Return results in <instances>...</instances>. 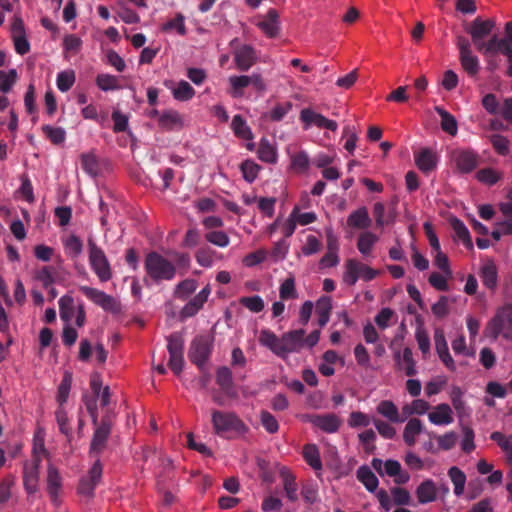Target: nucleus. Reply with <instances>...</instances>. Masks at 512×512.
<instances>
[{
	"mask_svg": "<svg viewBox=\"0 0 512 512\" xmlns=\"http://www.w3.org/2000/svg\"><path fill=\"white\" fill-rule=\"evenodd\" d=\"M305 330L297 329L278 337L274 332L263 329L259 334V343L275 355L286 359L290 354L299 352L304 347Z\"/></svg>",
	"mask_w": 512,
	"mask_h": 512,
	"instance_id": "f257e3e1",
	"label": "nucleus"
},
{
	"mask_svg": "<svg viewBox=\"0 0 512 512\" xmlns=\"http://www.w3.org/2000/svg\"><path fill=\"white\" fill-rule=\"evenodd\" d=\"M214 432L226 439L243 438L249 427L233 412L214 410L211 414Z\"/></svg>",
	"mask_w": 512,
	"mask_h": 512,
	"instance_id": "f03ea898",
	"label": "nucleus"
},
{
	"mask_svg": "<svg viewBox=\"0 0 512 512\" xmlns=\"http://www.w3.org/2000/svg\"><path fill=\"white\" fill-rule=\"evenodd\" d=\"M496 26V22L493 19H482L475 18L467 28L468 34L471 36L472 42L484 57H488L492 54V46L496 41V35H493L488 41H484V38L489 36Z\"/></svg>",
	"mask_w": 512,
	"mask_h": 512,
	"instance_id": "7ed1b4c3",
	"label": "nucleus"
},
{
	"mask_svg": "<svg viewBox=\"0 0 512 512\" xmlns=\"http://www.w3.org/2000/svg\"><path fill=\"white\" fill-rule=\"evenodd\" d=\"M484 334L492 340L502 337L512 341V304H505L497 309L494 317L487 323Z\"/></svg>",
	"mask_w": 512,
	"mask_h": 512,
	"instance_id": "20e7f679",
	"label": "nucleus"
},
{
	"mask_svg": "<svg viewBox=\"0 0 512 512\" xmlns=\"http://www.w3.org/2000/svg\"><path fill=\"white\" fill-rule=\"evenodd\" d=\"M87 249L88 261L91 270L101 282L109 281L112 278L113 273L112 267L104 250L91 238L88 239Z\"/></svg>",
	"mask_w": 512,
	"mask_h": 512,
	"instance_id": "39448f33",
	"label": "nucleus"
},
{
	"mask_svg": "<svg viewBox=\"0 0 512 512\" xmlns=\"http://www.w3.org/2000/svg\"><path fill=\"white\" fill-rule=\"evenodd\" d=\"M145 269L148 276L155 281H169L176 274L173 263L156 252L149 253L146 256Z\"/></svg>",
	"mask_w": 512,
	"mask_h": 512,
	"instance_id": "423d86ee",
	"label": "nucleus"
},
{
	"mask_svg": "<svg viewBox=\"0 0 512 512\" xmlns=\"http://www.w3.org/2000/svg\"><path fill=\"white\" fill-rule=\"evenodd\" d=\"M229 89L228 94L233 98H241L244 90L248 86H252L257 91H265L266 84L260 73H252L251 75H232L228 78Z\"/></svg>",
	"mask_w": 512,
	"mask_h": 512,
	"instance_id": "0eeeda50",
	"label": "nucleus"
},
{
	"mask_svg": "<svg viewBox=\"0 0 512 512\" xmlns=\"http://www.w3.org/2000/svg\"><path fill=\"white\" fill-rule=\"evenodd\" d=\"M59 313L60 318L65 324L71 323L75 318L77 327H83L86 321V313L82 304L75 305L74 299L70 295H64L59 299Z\"/></svg>",
	"mask_w": 512,
	"mask_h": 512,
	"instance_id": "6e6552de",
	"label": "nucleus"
},
{
	"mask_svg": "<svg viewBox=\"0 0 512 512\" xmlns=\"http://www.w3.org/2000/svg\"><path fill=\"white\" fill-rule=\"evenodd\" d=\"M372 467L381 476L387 475L392 477L397 485L405 484L410 480L409 473L402 469L400 462L397 460L389 459L382 461L375 458L372 460Z\"/></svg>",
	"mask_w": 512,
	"mask_h": 512,
	"instance_id": "1a4fd4ad",
	"label": "nucleus"
},
{
	"mask_svg": "<svg viewBox=\"0 0 512 512\" xmlns=\"http://www.w3.org/2000/svg\"><path fill=\"white\" fill-rule=\"evenodd\" d=\"M252 23L269 38L278 36L280 32L279 14L275 9H269L266 14L256 15Z\"/></svg>",
	"mask_w": 512,
	"mask_h": 512,
	"instance_id": "9d476101",
	"label": "nucleus"
},
{
	"mask_svg": "<svg viewBox=\"0 0 512 512\" xmlns=\"http://www.w3.org/2000/svg\"><path fill=\"white\" fill-rule=\"evenodd\" d=\"M448 492L449 488L446 485L438 488L434 481L427 479L418 485L415 493L420 504H427L435 501L439 494L446 496Z\"/></svg>",
	"mask_w": 512,
	"mask_h": 512,
	"instance_id": "9b49d317",
	"label": "nucleus"
},
{
	"mask_svg": "<svg viewBox=\"0 0 512 512\" xmlns=\"http://www.w3.org/2000/svg\"><path fill=\"white\" fill-rule=\"evenodd\" d=\"M300 120L304 124L305 129H308L312 126L328 129L333 132L338 129V124L336 121L330 120L310 108H304L301 110Z\"/></svg>",
	"mask_w": 512,
	"mask_h": 512,
	"instance_id": "f8f14e48",
	"label": "nucleus"
},
{
	"mask_svg": "<svg viewBox=\"0 0 512 512\" xmlns=\"http://www.w3.org/2000/svg\"><path fill=\"white\" fill-rule=\"evenodd\" d=\"M301 420L304 422L311 423L313 426L321 429L326 433L337 432L341 425V420L335 414H306L301 416Z\"/></svg>",
	"mask_w": 512,
	"mask_h": 512,
	"instance_id": "ddd939ff",
	"label": "nucleus"
},
{
	"mask_svg": "<svg viewBox=\"0 0 512 512\" xmlns=\"http://www.w3.org/2000/svg\"><path fill=\"white\" fill-rule=\"evenodd\" d=\"M80 291L93 303L100 306L104 310L112 312L118 310V304L116 300L112 296L106 294L104 291L89 286H81Z\"/></svg>",
	"mask_w": 512,
	"mask_h": 512,
	"instance_id": "4468645a",
	"label": "nucleus"
},
{
	"mask_svg": "<svg viewBox=\"0 0 512 512\" xmlns=\"http://www.w3.org/2000/svg\"><path fill=\"white\" fill-rule=\"evenodd\" d=\"M101 476L102 465L99 461H96L91 467L88 476L81 478L78 486V494L86 498L92 497L94 489L99 483Z\"/></svg>",
	"mask_w": 512,
	"mask_h": 512,
	"instance_id": "2eb2a0df",
	"label": "nucleus"
},
{
	"mask_svg": "<svg viewBox=\"0 0 512 512\" xmlns=\"http://www.w3.org/2000/svg\"><path fill=\"white\" fill-rule=\"evenodd\" d=\"M46 483L47 491L52 503L55 506H58L61 502L60 497L62 493V477L58 469L52 464L48 465Z\"/></svg>",
	"mask_w": 512,
	"mask_h": 512,
	"instance_id": "dca6fc26",
	"label": "nucleus"
},
{
	"mask_svg": "<svg viewBox=\"0 0 512 512\" xmlns=\"http://www.w3.org/2000/svg\"><path fill=\"white\" fill-rule=\"evenodd\" d=\"M452 160L461 173H469L478 165V155L465 149H457L452 153Z\"/></svg>",
	"mask_w": 512,
	"mask_h": 512,
	"instance_id": "f3484780",
	"label": "nucleus"
},
{
	"mask_svg": "<svg viewBox=\"0 0 512 512\" xmlns=\"http://www.w3.org/2000/svg\"><path fill=\"white\" fill-rule=\"evenodd\" d=\"M211 353V344L205 338H196L191 343L189 349V358L190 360L198 365L199 367H203Z\"/></svg>",
	"mask_w": 512,
	"mask_h": 512,
	"instance_id": "a211bd4d",
	"label": "nucleus"
},
{
	"mask_svg": "<svg viewBox=\"0 0 512 512\" xmlns=\"http://www.w3.org/2000/svg\"><path fill=\"white\" fill-rule=\"evenodd\" d=\"M40 464V459L30 460L24 464L23 482L24 488L29 494H33L38 490Z\"/></svg>",
	"mask_w": 512,
	"mask_h": 512,
	"instance_id": "6ab92c4d",
	"label": "nucleus"
},
{
	"mask_svg": "<svg viewBox=\"0 0 512 512\" xmlns=\"http://www.w3.org/2000/svg\"><path fill=\"white\" fill-rule=\"evenodd\" d=\"M415 164L424 173L435 170L438 164V154L430 148H422L414 155Z\"/></svg>",
	"mask_w": 512,
	"mask_h": 512,
	"instance_id": "aec40b11",
	"label": "nucleus"
},
{
	"mask_svg": "<svg viewBox=\"0 0 512 512\" xmlns=\"http://www.w3.org/2000/svg\"><path fill=\"white\" fill-rule=\"evenodd\" d=\"M211 293L210 287L207 285L199 291L181 310L182 318H188L196 315L207 302Z\"/></svg>",
	"mask_w": 512,
	"mask_h": 512,
	"instance_id": "412c9836",
	"label": "nucleus"
},
{
	"mask_svg": "<svg viewBox=\"0 0 512 512\" xmlns=\"http://www.w3.org/2000/svg\"><path fill=\"white\" fill-rule=\"evenodd\" d=\"M428 419L436 426H448L454 421L452 408L446 403L438 404L428 413Z\"/></svg>",
	"mask_w": 512,
	"mask_h": 512,
	"instance_id": "4be33fe9",
	"label": "nucleus"
},
{
	"mask_svg": "<svg viewBox=\"0 0 512 512\" xmlns=\"http://www.w3.org/2000/svg\"><path fill=\"white\" fill-rule=\"evenodd\" d=\"M434 343H435V349L437 351V354L441 361L444 363V365L454 371L456 369L455 363L453 358L451 357L448 349V345L446 342V338L444 335L443 330L436 329L434 332Z\"/></svg>",
	"mask_w": 512,
	"mask_h": 512,
	"instance_id": "5701e85b",
	"label": "nucleus"
},
{
	"mask_svg": "<svg viewBox=\"0 0 512 512\" xmlns=\"http://www.w3.org/2000/svg\"><path fill=\"white\" fill-rule=\"evenodd\" d=\"M256 59L254 49L248 45H243L234 52V62L241 71L249 70L255 64Z\"/></svg>",
	"mask_w": 512,
	"mask_h": 512,
	"instance_id": "b1692460",
	"label": "nucleus"
},
{
	"mask_svg": "<svg viewBox=\"0 0 512 512\" xmlns=\"http://www.w3.org/2000/svg\"><path fill=\"white\" fill-rule=\"evenodd\" d=\"M479 276L483 285L488 289H494L497 286V267L492 259H485L482 261Z\"/></svg>",
	"mask_w": 512,
	"mask_h": 512,
	"instance_id": "393cba45",
	"label": "nucleus"
},
{
	"mask_svg": "<svg viewBox=\"0 0 512 512\" xmlns=\"http://www.w3.org/2000/svg\"><path fill=\"white\" fill-rule=\"evenodd\" d=\"M165 86L170 89L174 99L178 101H188L195 95L194 88L184 80L179 82L166 81Z\"/></svg>",
	"mask_w": 512,
	"mask_h": 512,
	"instance_id": "a878e982",
	"label": "nucleus"
},
{
	"mask_svg": "<svg viewBox=\"0 0 512 512\" xmlns=\"http://www.w3.org/2000/svg\"><path fill=\"white\" fill-rule=\"evenodd\" d=\"M361 262L350 258L344 264L342 281L348 286H354L360 279Z\"/></svg>",
	"mask_w": 512,
	"mask_h": 512,
	"instance_id": "bb28decb",
	"label": "nucleus"
},
{
	"mask_svg": "<svg viewBox=\"0 0 512 512\" xmlns=\"http://www.w3.org/2000/svg\"><path fill=\"white\" fill-rule=\"evenodd\" d=\"M166 130L180 129L184 125L182 116L175 110H165L159 115V124Z\"/></svg>",
	"mask_w": 512,
	"mask_h": 512,
	"instance_id": "cd10ccee",
	"label": "nucleus"
},
{
	"mask_svg": "<svg viewBox=\"0 0 512 512\" xmlns=\"http://www.w3.org/2000/svg\"><path fill=\"white\" fill-rule=\"evenodd\" d=\"M258 158L266 163L274 164L277 162V148L268 139L262 138L257 150Z\"/></svg>",
	"mask_w": 512,
	"mask_h": 512,
	"instance_id": "c85d7f7f",
	"label": "nucleus"
},
{
	"mask_svg": "<svg viewBox=\"0 0 512 512\" xmlns=\"http://www.w3.org/2000/svg\"><path fill=\"white\" fill-rule=\"evenodd\" d=\"M422 431V422L417 418L410 419L403 431L404 442L409 446H413L417 441V437L421 434Z\"/></svg>",
	"mask_w": 512,
	"mask_h": 512,
	"instance_id": "c756f323",
	"label": "nucleus"
},
{
	"mask_svg": "<svg viewBox=\"0 0 512 512\" xmlns=\"http://www.w3.org/2000/svg\"><path fill=\"white\" fill-rule=\"evenodd\" d=\"M377 412L393 423H401L404 418L400 417L397 406L390 400L381 401L376 408Z\"/></svg>",
	"mask_w": 512,
	"mask_h": 512,
	"instance_id": "7c9ffc66",
	"label": "nucleus"
},
{
	"mask_svg": "<svg viewBox=\"0 0 512 512\" xmlns=\"http://www.w3.org/2000/svg\"><path fill=\"white\" fill-rule=\"evenodd\" d=\"M357 479L369 492H375L379 485L378 478L368 466H361L357 470Z\"/></svg>",
	"mask_w": 512,
	"mask_h": 512,
	"instance_id": "2f4dec72",
	"label": "nucleus"
},
{
	"mask_svg": "<svg viewBox=\"0 0 512 512\" xmlns=\"http://www.w3.org/2000/svg\"><path fill=\"white\" fill-rule=\"evenodd\" d=\"M347 223L349 226L358 229L368 228L370 226L371 219L369 217L367 209L362 207L352 212L347 219Z\"/></svg>",
	"mask_w": 512,
	"mask_h": 512,
	"instance_id": "473e14b6",
	"label": "nucleus"
},
{
	"mask_svg": "<svg viewBox=\"0 0 512 512\" xmlns=\"http://www.w3.org/2000/svg\"><path fill=\"white\" fill-rule=\"evenodd\" d=\"M378 237L370 231H365L359 235L357 248L359 252L368 257L371 255L374 245L377 243Z\"/></svg>",
	"mask_w": 512,
	"mask_h": 512,
	"instance_id": "72a5a7b5",
	"label": "nucleus"
},
{
	"mask_svg": "<svg viewBox=\"0 0 512 512\" xmlns=\"http://www.w3.org/2000/svg\"><path fill=\"white\" fill-rule=\"evenodd\" d=\"M435 111L441 117L442 130L452 136H455L458 132V124L456 118L441 107H435Z\"/></svg>",
	"mask_w": 512,
	"mask_h": 512,
	"instance_id": "f704fd0d",
	"label": "nucleus"
},
{
	"mask_svg": "<svg viewBox=\"0 0 512 512\" xmlns=\"http://www.w3.org/2000/svg\"><path fill=\"white\" fill-rule=\"evenodd\" d=\"M490 438L495 441L505 453L507 462L512 464V434L505 435L501 432L495 431L490 435Z\"/></svg>",
	"mask_w": 512,
	"mask_h": 512,
	"instance_id": "c9c22d12",
	"label": "nucleus"
},
{
	"mask_svg": "<svg viewBox=\"0 0 512 512\" xmlns=\"http://www.w3.org/2000/svg\"><path fill=\"white\" fill-rule=\"evenodd\" d=\"M234 134L244 140H252L253 133L241 115H235L231 122Z\"/></svg>",
	"mask_w": 512,
	"mask_h": 512,
	"instance_id": "e433bc0d",
	"label": "nucleus"
},
{
	"mask_svg": "<svg viewBox=\"0 0 512 512\" xmlns=\"http://www.w3.org/2000/svg\"><path fill=\"white\" fill-rule=\"evenodd\" d=\"M331 310L332 304L329 297H322L317 301L316 313L320 327H324L329 322Z\"/></svg>",
	"mask_w": 512,
	"mask_h": 512,
	"instance_id": "4c0bfd02",
	"label": "nucleus"
},
{
	"mask_svg": "<svg viewBox=\"0 0 512 512\" xmlns=\"http://www.w3.org/2000/svg\"><path fill=\"white\" fill-rule=\"evenodd\" d=\"M32 452H33L32 460L40 459V462H41L43 457L48 456V452L45 449V432L42 428H38L34 434Z\"/></svg>",
	"mask_w": 512,
	"mask_h": 512,
	"instance_id": "58836bf2",
	"label": "nucleus"
},
{
	"mask_svg": "<svg viewBox=\"0 0 512 512\" xmlns=\"http://www.w3.org/2000/svg\"><path fill=\"white\" fill-rule=\"evenodd\" d=\"M451 226L455 233V236L460 240L467 248L473 247L470 233L465 224L457 218L451 219Z\"/></svg>",
	"mask_w": 512,
	"mask_h": 512,
	"instance_id": "ea45409f",
	"label": "nucleus"
},
{
	"mask_svg": "<svg viewBox=\"0 0 512 512\" xmlns=\"http://www.w3.org/2000/svg\"><path fill=\"white\" fill-rule=\"evenodd\" d=\"M401 368L405 371L406 375L412 376L416 373V366L413 360V354L410 348H405L402 353L396 355Z\"/></svg>",
	"mask_w": 512,
	"mask_h": 512,
	"instance_id": "a19ab883",
	"label": "nucleus"
},
{
	"mask_svg": "<svg viewBox=\"0 0 512 512\" xmlns=\"http://www.w3.org/2000/svg\"><path fill=\"white\" fill-rule=\"evenodd\" d=\"M65 253L70 258H77L81 255L83 244L79 237L70 235L63 239Z\"/></svg>",
	"mask_w": 512,
	"mask_h": 512,
	"instance_id": "79ce46f5",
	"label": "nucleus"
},
{
	"mask_svg": "<svg viewBox=\"0 0 512 512\" xmlns=\"http://www.w3.org/2000/svg\"><path fill=\"white\" fill-rule=\"evenodd\" d=\"M279 297L281 300H294L298 298L295 278L289 276L279 286Z\"/></svg>",
	"mask_w": 512,
	"mask_h": 512,
	"instance_id": "37998d69",
	"label": "nucleus"
},
{
	"mask_svg": "<svg viewBox=\"0 0 512 512\" xmlns=\"http://www.w3.org/2000/svg\"><path fill=\"white\" fill-rule=\"evenodd\" d=\"M97 87L104 91H114L121 88L118 77L107 73L98 74L96 77Z\"/></svg>",
	"mask_w": 512,
	"mask_h": 512,
	"instance_id": "c03bdc74",
	"label": "nucleus"
},
{
	"mask_svg": "<svg viewBox=\"0 0 512 512\" xmlns=\"http://www.w3.org/2000/svg\"><path fill=\"white\" fill-rule=\"evenodd\" d=\"M197 287L198 283L196 280L190 278L185 279L176 285L174 296L178 299L185 300L196 291Z\"/></svg>",
	"mask_w": 512,
	"mask_h": 512,
	"instance_id": "a18cd8bd",
	"label": "nucleus"
},
{
	"mask_svg": "<svg viewBox=\"0 0 512 512\" xmlns=\"http://www.w3.org/2000/svg\"><path fill=\"white\" fill-rule=\"evenodd\" d=\"M303 457L305 461L315 470H322V462L320 458V453L316 445H306L303 449Z\"/></svg>",
	"mask_w": 512,
	"mask_h": 512,
	"instance_id": "49530a36",
	"label": "nucleus"
},
{
	"mask_svg": "<svg viewBox=\"0 0 512 512\" xmlns=\"http://www.w3.org/2000/svg\"><path fill=\"white\" fill-rule=\"evenodd\" d=\"M448 475L454 485V494L456 496H461L464 493L466 475L456 466L449 469Z\"/></svg>",
	"mask_w": 512,
	"mask_h": 512,
	"instance_id": "de8ad7c7",
	"label": "nucleus"
},
{
	"mask_svg": "<svg viewBox=\"0 0 512 512\" xmlns=\"http://www.w3.org/2000/svg\"><path fill=\"white\" fill-rule=\"evenodd\" d=\"M462 68L470 75L475 76L480 70L479 58L473 53H467L459 56Z\"/></svg>",
	"mask_w": 512,
	"mask_h": 512,
	"instance_id": "09e8293b",
	"label": "nucleus"
},
{
	"mask_svg": "<svg viewBox=\"0 0 512 512\" xmlns=\"http://www.w3.org/2000/svg\"><path fill=\"white\" fill-rule=\"evenodd\" d=\"M17 80L18 73L16 69H10L9 71L0 70V91L2 93L10 92Z\"/></svg>",
	"mask_w": 512,
	"mask_h": 512,
	"instance_id": "8fccbe9b",
	"label": "nucleus"
},
{
	"mask_svg": "<svg viewBox=\"0 0 512 512\" xmlns=\"http://www.w3.org/2000/svg\"><path fill=\"white\" fill-rule=\"evenodd\" d=\"M76 80L75 72L71 69L61 71L57 75L56 84L61 92H67L72 88Z\"/></svg>",
	"mask_w": 512,
	"mask_h": 512,
	"instance_id": "3c124183",
	"label": "nucleus"
},
{
	"mask_svg": "<svg viewBox=\"0 0 512 512\" xmlns=\"http://www.w3.org/2000/svg\"><path fill=\"white\" fill-rule=\"evenodd\" d=\"M109 433L110 428L107 425H101L97 428L91 442V451L99 452L104 447Z\"/></svg>",
	"mask_w": 512,
	"mask_h": 512,
	"instance_id": "603ef678",
	"label": "nucleus"
},
{
	"mask_svg": "<svg viewBox=\"0 0 512 512\" xmlns=\"http://www.w3.org/2000/svg\"><path fill=\"white\" fill-rule=\"evenodd\" d=\"M163 31L176 32L179 35L186 34L185 17L177 14L174 18L168 20L162 27Z\"/></svg>",
	"mask_w": 512,
	"mask_h": 512,
	"instance_id": "864d4df0",
	"label": "nucleus"
},
{
	"mask_svg": "<svg viewBox=\"0 0 512 512\" xmlns=\"http://www.w3.org/2000/svg\"><path fill=\"white\" fill-rule=\"evenodd\" d=\"M81 166L83 170L91 177H95L98 174V161L93 153H83L80 156Z\"/></svg>",
	"mask_w": 512,
	"mask_h": 512,
	"instance_id": "5fc2aeb1",
	"label": "nucleus"
},
{
	"mask_svg": "<svg viewBox=\"0 0 512 512\" xmlns=\"http://www.w3.org/2000/svg\"><path fill=\"white\" fill-rule=\"evenodd\" d=\"M205 239L220 248H225L230 243L228 234L221 230H211L205 234Z\"/></svg>",
	"mask_w": 512,
	"mask_h": 512,
	"instance_id": "6e6d98bb",
	"label": "nucleus"
},
{
	"mask_svg": "<svg viewBox=\"0 0 512 512\" xmlns=\"http://www.w3.org/2000/svg\"><path fill=\"white\" fill-rule=\"evenodd\" d=\"M283 488L286 493L287 498L294 502L298 499V487L295 482V477L289 472H283Z\"/></svg>",
	"mask_w": 512,
	"mask_h": 512,
	"instance_id": "4d7b16f0",
	"label": "nucleus"
},
{
	"mask_svg": "<svg viewBox=\"0 0 512 512\" xmlns=\"http://www.w3.org/2000/svg\"><path fill=\"white\" fill-rule=\"evenodd\" d=\"M502 174L493 168H484L477 172L476 178L481 183L494 185L501 179Z\"/></svg>",
	"mask_w": 512,
	"mask_h": 512,
	"instance_id": "13d9d810",
	"label": "nucleus"
},
{
	"mask_svg": "<svg viewBox=\"0 0 512 512\" xmlns=\"http://www.w3.org/2000/svg\"><path fill=\"white\" fill-rule=\"evenodd\" d=\"M430 408V405L427 401L423 399H416L412 401L411 404L406 405L403 407V413L407 416L417 414V415H424L428 412Z\"/></svg>",
	"mask_w": 512,
	"mask_h": 512,
	"instance_id": "bf43d9fd",
	"label": "nucleus"
},
{
	"mask_svg": "<svg viewBox=\"0 0 512 512\" xmlns=\"http://www.w3.org/2000/svg\"><path fill=\"white\" fill-rule=\"evenodd\" d=\"M321 247L322 242L318 237L314 235H308L303 246L301 247V253L304 256H311L318 253L321 250Z\"/></svg>",
	"mask_w": 512,
	"mask_h": 512,
	"instance_id": "052dcab7",
	"label": "nucleus"
},
{
	"mask_svg": "<svg viewBox=\"0 0 512 512\" xmlns=\"http://www.w3.org/2000/svg\"><path fill=\"white\" fill-rule=\"evenodd\" d=\"M241 305L247 308L249 311L253 313L261 312L264 307V300L259 295L249 296V297H241L239 299Z\"/></svg>",
	"mask_w": 512,
	"mask_h": 512,
	"instance_id": "680f3d73",
	"label": "nucleus"
},
{
	"mask_svg": "<svg viewBox=\"0 0 512 512\" xmlns=\"http://www.w3.org/2000/svg\"><path fill=\"white\" fill-rule=\"evenodd\" d=\"M291 215L293 216L297 226H306L311 223H314L317 220V215L314 212H301L300 208L298 206H295L292 211Z\"/></svg>",
	"mask_w": 512,
	"mask_h": 512,
	"instance_id": "e2e57ef3",
	"label": "nucleus"
},
{
	"mask_svg": "<svg viewBox=\"0 0 512 512\" xmlns=\"http://www.w3.org/2000/svg\"><path fill=\"white\" fill-rule=\"evenodd\" d=\"M309 162V156L305 151H300L291 156V167L298 173L307 171Z\"/></svg>",
	"mask_w": 512,
	"mask_h": 512,
	"instance_id": "0e129e2a",
	"label": "nucleus"
},
{
	"mask_svg": "<svg viewBox=\"0 0 512 512\" xmlns=\"http://www.w3.org/2000/svg\"><path fill=\"white\" fill-rule=\"evenodd\" d=\"M241 171L244 179L252 183L258 176L260 166L253 160H246L241 164Z\"/></svg>",
	"mask_w": 512,
	"mask_h": 512,
	"instance_id": "69168bd1",
	"label": "nucleus"
},
{
	"mask_svg": "<svg viewBox=\"0 0 512 512\" xmlns=\"http://www.w3.org/2000/svg\"><path fill=\"white\" fill-rule=\"evenodd\" d=\"M43 132L54 144H61L65 141L66 132L61 127H53L50 125L43 126Z\"/></svg>",
	"mask_w": 512,
	"mask_h": 512,
	"instance_id": "338daca9",
	"label": "nucleus"
},
{
	"mask_svg": "<svg viewBox=\"0 0 512 512\" xmlns=\"http://www.w3.org/2000/svg\"><path fill=\"white\" fill-rule=\"evenodd\" d=\"M501 52L508 59V62L512 59V43L508 41V39L498 38L496 36V41L492 46V54H496L497 52Z\"/></svg>",
	"mask_w": 512,
	"mask_h": 512,
	"instance_id": "774afa93",
	"label": "nucleus"
}]
</instances>
